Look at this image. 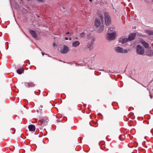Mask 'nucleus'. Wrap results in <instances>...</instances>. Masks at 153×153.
Here are the masks:
<instances>
[{"label": "nucleus", "mask_w": 153, "mask_h": 153, "mask_svg": "<svg viewBox=\"0 0 153 153\" xmlns=\"http://www.w3.org/2000/svg\"><path fill=\"white\" fill-rule=\"evenodd\" d=\"M42 55H44V53H42Z\"/></svg>", "instance_id": "obj_29"}, {"label": "nucleus", "mask_w": 153, "mask_h": 153, "mask_svg": "<svg viewBox=\"0 0 153 153\" xmlns=\"http://www.w3.org/2000/svg\"><path fill=\"white\" fill-rule=\"evenodd\" d=\"M116 32H113L111 33H108L107 34V40H114L116 36Z\"/></svg>", "instance_id": "obj_3"}, {"label": "nucleus", "mask_w": 153, "mask_h": 153, "mask_svg": "<svg viewBox=\"0 0 153 153\" xmlns=\"http://www.w3.org/2000/svg\"><path fill=\"white\" fill-rule=\"evenodd\" d=\"M136 36L135 33L131 34L129 36L128 39L129 41H131L133 40Z\"/></svg>", "instance_id": "obj_10"}, {"label": "nucleus", "mask_w": 153, "mask_h": 153, "mask_svg": "<svg viewBox=\"0 0 153 153\" xmlns=\"http://www.w3.org/2000/svg\"><path fill=\"white\" fill-rule=\"evenodd\" d=\"M87 38L88 43L86 47L89 50H90L92 48V46L95 40V38L92 36H88Z\"/></svg>", "instance_id": "obj_1"}, {"label": "nucleus", "mask_w": 153, "mask_h": 153, "mask_svg": "<svg viewBox=\"0 0 153 153\" xmlns=\"http://www.w3.org/2000/svg\"><path fill=\"white\" fill-rule=\"evenodd\" d=\"M99 17L100 18L101 20L102 21H103V16L102 15H100L99 16Z\"/></svg>", "instance_id": "obj_20"}, {"label": "nucleus", "mask_w": 153, "mask_h": 153, "mask_svg": "<svg viewBox=\"0 0 153 153\" xmlns=\"http://www.w3.org/2000/svg\"><path fill=\"white\" fill-rule=\"evenodd\" d=\"M84 35V33H82L80 34V36L81 37H83Z\"/></svg>", "instance_id": "obj_22"}, {"label": "nucleus", "mask_w": 153, "mask_h": 153, "mask_svg": "<svg viewBox=\"0 0 153 153\" xmlns=\"http://www.w3.org/2000/svg\"><path fill=\"white\" fill-rule=\"evenodd\" d=\"M66 35L67 36H70V33H69V32H68L67 33H66Z\"/></svg>", "instance_id": "obj_23"}, {"label": "nucleus", "mask_w": 153, "mask_h": 153, "mask_svg": "<svg viewBox=\"0 0 153 153\" xmlns=\"http://www.w3.org/2000/svg\"><path fill=\"white\" fill-rule=\"evenodd\" d=\"M105 23L106 25H108L111 23V19L109 14L108 13L105 12Z\"/></svg>", "instance_id": "obj_2"}, {"label": "nucleus", "mask_w": 153, "mask_h": 153, "mask_svg": "<svg viewBox=\"0 0 153 153\" xmlns=\"http://www.w3.org/2000/svg\"><path fill=\"white\" fill-rule=\"evenodd\" d=\"M129 40L128 39L126 38H123V37L120 38L119 40V42L122 44H124Z\"/></svg>", "instance_id": "obj_8"}, {"label": "nucleus", "mask_w": 153, "mask_h": 153, "mask_svg": "<svg viewBox=\"0 0 153 153\" xmlns=\"http://www.w3.org/2000/svg\"><path fill=\"white\" fill-rule=\"evenodd\" d=\"M43 105H40V107L41 108H43Z\"/></svg>", "instance_id": "obj_27"}, {"label": "nucleus", "mask_w": 153, "mask_h": 153, "mask_svg": "<svg viewBox=\"0 0 153 153\" xmlns=\"http://www.w3.org/2000/svg\"><path fill=\"white\" fill-rule=\"evenodd\" d=\"M104 29V26L103 25H101L100 27L99 28L98 30V32L99 33H101L102 32Z\"/></svg>", "instance_id": "obj_16"}, {"label": "nucleus", "mask_w": 153, "mask_h": 153, "mask_svg": "<svg viewBox=\"0 0 153 153\" xmlns=\"http://www.w3.org/2000/svg\"><path fill=\"white\" fill-rule=\"evenodd\" d=\"M80 44V42L78 41H76L73 42L72 45L74 47H77Z\"/></svg>", "instance_id": "obj_11"}, {"label": "nucleus", "mask_w": 153, "mask_h": 153, "mask_svg": "<svg viewBox=\"0 0 153 153\" xmlns=\"http://www.w3.org/2000/svg\"><path fill=\"white\" fill-rule=\"evenodd\" d=\"M101 24V22L100 19L97 18L96 19H95V26L97 27H98Z\"/></svg>", "instance_id": "obj_9"}, {"label": "nucleus", "mask_w": 153, "mask_h": 153, "mask_svg": "<svg viewBox=\"0 0 153 153\" xmlns=\"http://www.w3.org/2000/svg\"><path fill=\"white\" fill-rule=\"evenodd\" d=\"M137 53L140 55H143L144 53V48L140 45L137 46Z\"/></svg>", "instance_id": "obj_4"}, {"label": "nucleus", "mask_w": 153, "mask_h": 153, "mask_svg": "<svg viewBox=\"0 0 153 153\" xmlns=\"http://www.w3.org/2000/svg\"><path fill=\"white\" fill-rule=\"evenodd\" d=\"M89 1H90V2H91L92 1V0H89Z\"/></svg>", "instance_id": "obj_30"}, {"label": "nucleus", "mask_w": 153, "mask_h": 153, "mask_svg": "<svg viewBox=\"0 0 153 153\" xmlns=\"http://www.w3.org/2000/svg\"><path fill=\"white\" fill-rule=\"evenodd\" d=\"M145 32L146 33H147L149 35H153V30H145Z\"/></svg>", "instance_id": "obj_14"}, {"label": "nucleus", "mask_w": 153, "mask_h": 153, "mask_svg": "<svg viewBox=\"0 0 153 153\" xmlns=\"http://www.w3.org/2000/svg\"><path fill=\"white\" fill-rule=\"evenodd\" d=\"M53 45L54 47H56V45L55 43H53Z\"/></svg>", "instance_id": "obj_24"}, {"label": "nucleus", "mask_w": 153, "mask_h": 153, "mask_svg": "<svg viewBox=\"0 0 153 153\" xmlns=\"http://www.w3.org/2000/svg\"><path fill=\"white\" fill-rule=\"evenodd\" d=\"M24 84L25 86L27 88L34 87L35 86V85L32 82L29 83L27 82H25Z\"/></svg>", "instance_id": "obj_7"}, {"label": "nucleus", "mask_w": 153, "mask_h": 153, "mask_svg": "<svg viewBox=\"0 0 153 153\" xmlns=\"http://www.w3.org/2000/svg\"><path fill=\"white\" fill-rule=\"evenodd\" d=\"M40 123L43 124V125H46L47 123V121H45L43 119H42L40 121Z\"/></svg>", "instance_id": "obj_19"}, {"label": "nucleus", "mask_w": 153, "mask_h": 153, "mask_svg": "<svg viewBox=\"0 0 153 153\" xmlns=\"http://www.w3.org/2000/svg\"><path fill=\"white\" fill-rule=\"evenodd\" d=\"M65 39L66 40H68V37H66L65 38Z\"/></svg>", "instance_id": "obj_26"}, {"label": "nucleus", "mask_w": 153, "mask_h": 153, "mask_svg": "<svg viewBox=\"0 0 153 153\" xmlns=\"http://www.w3.org/2000/svg\"><path fill=\"white\" fill-rule=\"evenodd\" d=\"M141 43L146 48H148L149 46L148 44L145 41L142 40L141 41Z\"/></svg>", "instance_id": "obj_15"}, {"label": "nucleus", "mask_w": 153, "mask_h": 153, "mask_svg": "<svg viewBox=\"0 0 153 153\" xmlns=\"http://www.w3.org/2000/svg\"><path fill=\"white\" fill-rule=\"evenodd\" d=\"M114 30H115V29L114 27H110L108 29V33H109V32H110L111 31L112 32H115V31H114Z\"/></svg>", "instance_id": "obj_18"}, {"label": "nucleus", "mask_w": 153, "mask_h": 153, "mask_svg": "<svg viewBox=\"0 0 153 153\" xmlns=\"http://www.w3.org/2000/svg\"><path fill=\"white\" fill-rule=\"evenodd\" d=\"M23 71L24 70L22 69H18L16 71L17 73L19 74H21L23 72Z\"/></svg>", "instance_id": "obj_17"}, {"label": "nucleus", "mask_w": 153, "mask_h": 153, "mask_svg": "<svg viewBox=\"0 0 153 153\" xmlns=\"http://www.w3.org/2000/svg\"><path fill=\"white\" fill-rule=\"evenodd\" d=\"M36 0L39 2H42L43 1V0Z\"/></svg>", "instance_id": "obj_25"}, {"label": "nucleus", "mask_w": 153, "mask_h": 153, "mask_svg": "<svg viewBox=\"0 0 153 153\" xmlns=\"http://www.w3.org/2000/svg\"><path fill=\"white\" fill-rule=\"evenodd\" d=\"M69 40H71V39L70 38H69Z\"/></svg>", "instance_id": "obj_31"}, {"label": "nucleus", "mask_w": 153, "mask_h": 153, "mask_svg": "<svg viewBox=\"0 0 153 153\" xmlns=\"http://www.w3.org/2000/svg\"><path fill=\"white\" fill-rule=\"evenodd\" d=\"M29 130L30 131H33L35 129V127L33 125H30L28 126Z\"/></svg>", "instance_id": "obj_12"}, {"label": "nucleus", "mask_w": 153, "mask_h": 153, "mask_svg": "<svg viewBox=\"0 0 153 153\" xmlns=\"http://www.w3.org/2000/svg\"><path fill=\"white\" fill-rule=\"evenodd\" d=\"M152 1H153V0H152Z\"/></svg>", "instance_id": "obj_32"}, {"label": "nucleus", "mask_w": 153, "mask_h": 153, "mask_svg": "<svg viewBox=\"0 0 153 153\" xmlns=\"http://www.w3.org/2000/svg\"><path fill=\"white\" fill-rule=\"evenodd\" d=\"M69 51L68 48L65 45L63 46V48H61L60 52L62 53H67Z\"/></svg>", "instance_id": "obj_6"}, {"label": "nucleus", "mask_w": 153, "mask_h": 153, "mask_svg": "<svg viewBox=\"0 0 153 153\" xmlns=\"http://www.w3.org/2000/svg\"><path fill=\"white\" fill-rule=\"evenodd\" d=\"M115 50L117 52L122 53H126L128 51L126 49H123L122 48L119 47L115 48Z\"/></svg>", "instance_id": "obj_5"}, {"label": "nucleus", "mask_w": 153, "mask_h": 153, "mask_svg": "<svg viewBox=\"0 0 153 153\" xmlns=\"http://www.w3.org/2000/svg\"><path fill=\"white\" fill-rule=\"evenodd\" d=\"M149 52H150V53L149 54H148V55H150V56H152L153 55V52L152 51L150 50Z\"/></svg>", "instance_id": "obj_21"}, {"label": "nucleus", "mask_w": 153, "mask_h": 153, "mask_svg": "<svg viewBox=\"0 0 153 153\" xmlns=\"http://www.w3.org/2000/svg\"><path fill=\"white\" fill-rule=\"evenodd\" d=\"M124 137V135H121L120 136V137Z\"/></svg>", "instance_id": "obj_28"}, {"label": "nucleus", "mask_w": 153, "mask_h": 153, "mask_svg": "<svg viewBox=\"0 0 153 153\" xmlns=\"http://www.w3.org/2000/svg\"><path fill=\"white\" fill-rule=\"evenodd\" d=\"M30 33L32 36L34 38H36L37 37V34L33 30H30Z\"/></svg>", "instance_id": "obj_13"}]
</instances>
